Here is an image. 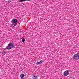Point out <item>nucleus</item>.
<instances>
[{
	"label": "nucleus",
	"mask_w": 79,
	"mask_h": 79,
	"mask_svg": "<svg viewBox=\"0 0 79 79\" xmlns=\"http://www.w3.org/2000/svg\"><path fill=\"white\" fill-rule=\"evenodd\" d=\"M69 72L68 70H66L64 72V75L65 76H67L69 75Z\"/></svg>",
	"instance_id": "4"
},
{
	"label": "nucleus",
	"mask_w": 79,
	"mask_h": 79,
	"mask_svg": "<svg viewBox=\"0 0 79 79\" xmlns=\"http://www.w3.org/2000/svg\"><path fill=\"white\" fill-rule=\"evenodd\" d=\"M7 2L8 3H10L11 2V0H8Z\"/></svg>",
	"instance_id": "10"
},
{
	"label": "nucleus",
	"mask_w": 79,
	"mask_h": 79,
	"mask_svg": "<svg viewBox=\"0 0 79 79\" xmlns=\"http://www.w3.org/2000/svg\"><path fill=\"white\" fill-rule=\"evenodd\" d=\"M38 78V77L35 75H33L32 76V78L33 79H37Z\"/></svg>",
	"instance_id": "5"
},
{
	"label": "nucleus",
	"mask_w": 79,
	"mask_h": 79,
	"mask_svg": "<svg viewBox=\"0 0 79 79\" xmlns=\"http://www.w3.org/2000/svg\"><path fill=\"white\" fill-rule=\"evenodd\" d=\"M42 61H40V62H38L36 63L37 64L39 65L40 64H41L42 63Z\"/></svg>",
	"instance_id": "8"
},
{
	"label": "nucleus",
	"mask_w": 79,
	"mask_h": 79,
	"mask_svg": "<svg viewBox=\"0 0 79 79\" xmlns=\"http://www.w3.org/2000/svg\"><path fill=\"white\" fill-rule=\"evenodd\" d=\"M25 41V40H24V39H22V42H24Z\"/></svg>",
	"instance_id": "11"
},
{
	"label": "nucleus",
	"mask_w": 79,
	"mask_h": 79,
	"mask_svg": "<svg viewBox=\"0 0 79 79\" xmlns=\"http://www.w3.org/2000/svg\"><path fill=\"white\" fill-rule=\"evenodd\" d=\"M2 53L3 55H5L6 53V52L5 51H2Z\"/></svg>",
	"instance_id": "9"
},
{
	"label": "nucleus",
	"mask_w": 79,
	"mask_h": 79,
	"mask_svg": "<svg viewBox=\"0 0 79 79\" xmlns=\"http://www.w3.org/2000/svg\"><path fill=\"white\" fill-rule=\"evenodd\" d=\"M30 1V0H19L18 2H25L26 1Z\"/></svg>",
	"instance_id": "6"
},
{
	"label": "nucleus",
	"mask_w": 79,
	"mask_h": 79,
	"mask_svg": "<svg viewBox=\"0 0 79 79\" xmlns=\"http://www.w3.org/2000/svg\"><path fill=\"white\" fill-rule=\"evenodd\" d=\"M74 59L75 60H79V54H77L74 55Z\"/></svg>",
	"instance_id": "3"
},
{
	"label": "nucleus",
	"mask_w": 79,
	"mask_h": 79,
	"mask_svg": "<svg viewBox=\"0 0 79 79\" xmlns=\"http://www.w3.org/2000/svg\"><path fill=\"white\" fill-rule=\"evenodd\" d=\"M14 47V44H13L12 43H9L8 44V46L5 48L4 50H10L13 48Z\"/></svg>",
	"instance_id": "1"
},
{
	"label": "nucleus",
	"mask_w": 79,
	"mask_h": 79,
	"mask_svg": "<svg viewBox=\"0 0 79 79\" xmlns=\"http://www.w3.org/2000/svg\"><path fill=\"white\" fill-rule=\"evenodd\" d=\"M12 24L11 25L12 27L16 26L17 25V22H18V19H13L11 21Z\"/></svg>",
	"instance_id": "2"
},
{
	"label": "nucleus",
	"mask_w": 79,
	"mask_h": 79,
	"mask_svg": "<svg viewBox=\"0 0 79 79\" xmlns=\"http://www.w3.org/2000/svg\"><path fill=\"white\" fill-rule=\"evenodd\" d=\"M20 77L21 79H22L23 78V77H24V75L23 74H21L20 75Z\"/></svg>",
	"instance_id": "7"
}]
</instances>
